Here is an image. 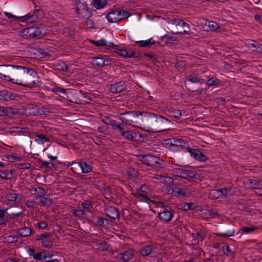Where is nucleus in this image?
Masks as SVG:
<instances>
[{"mask_svg": "<svg viewBox=\"0 0 262 262\" xmlns=\"http://www.w3.org/2000/svg\"><path fill=\"white\" fill-rule=\"evenodd\" d=\"M35 71L21 66L1 65L0 75L5 80L28 88L35 86Z\"/></svg>", "mask_w": 262, "mask_h": 262, "instance_id": "1", "label": "nucleus"}, {"mask_svg": "<svg viewBox=\"0 0 262 262\" xmlns=\"http://www.w3.org/2000/svg\"><path fill=\"white\" fill-rule=\"evenodd\" d=\"M144 127L150 132H161L169 129L171 121L165 117L155 113L144 112L141 117Z\"/></svg>", "mask_w": 262, "mask_h": 262, "instance_id": "2", "label": "nucleus"}, {"mask_svg": "<svg viewBox=\"0 0 262 262\" xmlns=\"http://www.w3.org/2000/svg\"><path fill=\"white\" fill-rule=\"evenodd\" d=\"M144 113L139 111L125 112L119 114V119L127 125L136 126L135 124L141 121Z\"/></svg>", "mask_w": 262, "mask_h": 262, "instance_id": "3", "label": "nucleus"}, {"mask_svg": "<svg viewBox=\"0 0 262 262\" xmlns=\"http://www.w3.org/2000/svg\"><path fill=\"white\" fill-rule=\"evenodd\" d=\"M138 158L139 161L148 166L154 167L156 168L164 167V163L163 161L160 157L153 155H140L138 156Z\"/></svg>", "mask_w": 262, "mask_h": 262, "instance_id": "4", "label": "nucleus"}, {"mask_svg": "<svg viewBox=\"0 0 262 262\" xmlns=\"http://www.w3.org/2000/svg\"><path fill=\"white\" fill-rule=\"evenodd\" d=\"M26 111L29 115L34 116H47L52 112L48 107L38 106L33 104H29L27 106Z\"/></svg>", "mask_w": 262, "mask_h": 262, "instance_id": "5", "label": "nucleus"}, {"mask_svg": "<svg viewBox=\"0 0 262 262\" xmlns=\"http://www.w3.org/2000/svg\"><path fill=\"white\" fill-rule=\"evenodd\" d=\"M167 144L171 146L177 147V150H186L188 147V143L184 140L177 138L169 139L167 140Z\"/></svg>", "mask_w": 262, "mask_h": 262, "instance_id": "6", "label": "nucleus"}, {"mask_svg": "<svg viewBox=\"0 0 262 262\" xmlns=\"http://www.w3.org/2000/svg\"><path fill=\"white\" fill-rule=\"evenodd\" d=\"M174 173L176 176L184 179H195L196 173L190 170L183 169L182 168H177L174 170Z\"/></svg>", "mask_w": 262, "mask_h": 262, "instance_id": "7", "label": "nucleus"}, {"mask_svg": "<svg viewBox=\"0 0 262 262\" xmlns=\"http://www.w3.org/2000/svg\"><path fill=\"white\" fill-rule=\"evenodd\" d=\"M173 216V211L172 209H167L163 208V210L159 213L158 217L160 221L168 223L169 222Z\"/></svg>", "mask_w": 262, "mask_h": 262, "instance_id": "8", "label": "nucleus"}, {"mask_svg": "<svg viewBox=\"0 0 262 262\" xmlns=\"http://www.w3.org/2000/svg\"><path fill=\"white\" fill-rule=\"evenodd\" d=\"M186 150L190 153L192 157L198 161L205 162L207 160V158L205 155L199 149L191 148L188 146Z\"/></svg>", "mask_w": 262, "mask_h": 262, "instance_id": "9", "label": "nucleus"}, {"mask_svg": "<svg viewBox=\"0 0 262 262\" xmlns=\"http://www.w3.org/2000/svg\"><path fill=\"white\" fill-rule=\"evenodd\" d=\"M39 12V10H34L33 14H28L27 15L20 17L18 19L21 22H26L27 23H33L34 22L38 21L39 19V16L37 13Z\"/></svg>", "mask_w": 262, "mask_h": 262, "instance_id": "10", "label": "nucleus"}, {"mask_svg": "<svg viewBox=\"0 0 262 262\" xmlns=\"http://www.w3.org/2000/svg\"><path fill=\"white\" fill-rule=\"evenodd\" d=\"M121 11L119 10H112L106 15V18L110 23H116L121 20Z\"/></svg>", "mask_w": 262, "mask_h": 262, "instance_id": "11", "label": "nucleus"}, {"mask_svg": "<svg viewBox=\"0 0 262 262\" xmlns=\"http://www.w3.org/2000/svg\"><path fill=\"white\" fill-rule=\"evenodd\" d=\"M105 214L107 215V216L112 219H116L119 218L120 213L118 209L115 207L113 206H109L107 207L104 210Z\"/></svg>", "mask_w": 262, "mask_h": 262, "instance_id": "12", "label": "nucleus"}, {"mask_svg": "<svg viewBox=\"0 0 262 262\" xmlns=\"http://www.w3.org/2000/svg\"><path fill=\"white\" fill-rule=\"evenodd\" d=\"M18 97V95L17 94L9 92L7 90H4L0 91V99L9 101L15 100Z\"/></svg>", "mask_w": 262, "mask_h": 262, "instance_id": "13", "label": "nucleus"}, {"mask_svg": "<svg viewBox=\"0 0 262 262\" xmlns=\"http://www.w3.org/2000/svg\"><path fill=\"white\" fill-rule=\"evenodd\" d=\"M156 247L150 244L144 246L139 250V253L143 256H147L152 253H156Z\"/></svg>", "mask_w": 262, "mask_h": 262, "instance_id": "14", "label": "nucleus"}, {"mask_svg": "<svg viewBox=\"0 0 262 262\" xmlns=\"http://www.w3.org/2000/svg\"><path fill=\"white\" fill-rule=\"evenodd\" d=\"M125 89V82L121 81L112 84L110 88V90L112 93H118L123 91Z\"/></svg>", "mask_w": 262, "mask_h": 262, "instance_id": "15", "label": "nucleus"}, {"mask_svg": "<svg viewBox=\"0 0 262 262\" xmlns=\"http://www.w3.org/2000/svg\"><path fill=\"white\" fill-rule=\"evenodd\" d=\"M134 255V252L132 250H129L118 254L117 257L119 259H122L124 262H127L133 257Z\"/></svg>", "mask_w": 262, "mask_h": 262, "instance_id": "16", "label": "nucleus"}, {"mask_svg": "<svg viewBox=\"0 0 262 262\" xmlns=\"http://www.w3.org/2000/svg\"><path fill=\"white\" fill-rule=\"evenodd\" d=\"M53 66L55 70L59 71L66 72L68 69V65L63 60H58L53 64Z\"/></svg>", "mask_w": 262, "mask_h": 262, "instance_id": "17", "label": "nucleus"}, {"mask_svg": "<svg viewBox=\"0 0 262 262\" xmlns=\"http://www.w3.org/2000/svg\"><path fill=\"white\" fill-rule=\"evenodd\" d=\"M30 32L32 39H37L41 37L43 35L41 30L40 28L37 27H31Z\"/></svg>", "mask_w": 262, "mask_h": 262, "instance_id": "18", "label": "nucleus"}, {"mask_svg": "<svg viewBox=\"0 0 262 262\" xmlns=\"http://www.w3.org/2000/svg\"><path fill=\"white\" fill-rule=\"evenodd\" d=\"M121 135L129 140H136L138 134L133 130L124 131L121 132Z\"/></svg>", "mask_w": 262, "mask_h": 262, "instance_id": "19", "label": "nucleus"}, {"mask_svg": "<svg viewBox=\"0 0 262 262\" xmlns=\"http://www.w3.org/2000/svg\"><path fill=\"white\" fill-rule=\"evenodd\" d=\"M205 25L207 27L206 31H215L220 28V25L215 21L205 20Z\"/></svg>", "mask_w": 262, "mask_h": 262, "instance_id": "20", "label": "nucleus"}, {"mask_svg": "<svg viewBox=\"0 0 262 262\" xmlns=\"http://www.w3.org/2000/svg\"><path fill=\"white\" fill-rule=\"evenodd\" d=\"M15 113L16 112L11 107L0 106L1 116H10L11 115Z\"/></svg>", "mask_w": 262, "mask_h": 262, "instance_id": "21", "label": "nucleus"}, {"mask_svg": "<svg viewBox=\"0 0 262 262\" xmlns=\"http://www.w3.org/2000/svg\"><path fill=\"white\" fill-rule=\"evenodd\" d=\"M93 219L96 220V222L94 223V225H99L101 227H105L109 224L108 220L107 219L98 216H94L93 217Z\"/></svg>", "mask_w": 262, "mask_h": 262, "instance_id": "22", "label": "nucleus"}, {"mask_svg": "<svg viewBox=\"0 0 262 262\" xmlns=\"http://www.w3.org/2000/svg\"><path fill=\"white\" fill-rule=\"evenodd\" d=\"M14 170H0V177L5 180H10L13 178Z\"/></svg>", "mask_w": 262, "mask_h": 262, "instance_id": "23", "label": "nucleus"}, {"mask_svg": "<svg viewBox=\"0 0 262 262\" xmlns=\"http://www.w3.org/2000/svg\"><path fill=\"white\" fill-rule=\"evenodd\" d=\"M78 164L81 169L82 173H87L92 171L91 166L86 162L81 161Z\"/></svg>", "mask_w": 262, "mask_h": 262, "instance_id": "24", "label": "nucleus"}, {"mask_svg": "<svg viewBox=\"0 0 262 262\" xmlns=\"http://www.w3.org/2000/svg\"><path fill=\"white\" fill-rule=\"evenodd\" d=\"M248 184L251 186L252 189H261L262 181L254 179H249L247 182Z\"/></svg>", "mask_w": 262, "mask_h": 262, "instance_id": "25", "label": "nucleus"}, {"mask_svg": "<svg viewBox=\"0 0 262 262\" xmlns=\"http://www.w3.org/2000/svg\"><path fill=\"white\" fill-rule=\"evenodd\" d=\"M32 232V230L27 227H24L18 229L17 233H18L20 236L23 237H27L29 236Z\"/></svg>", "mask_w": 262, "mask_h": 262, "instance_id": "26", "label": "nucleus"}, {"mask_svg": "<svg viewBox=\"0 0 262 262\" xmlns=\"http://www.w3.org/2000/svg\"><path fill=\"white\" fill-rule=\"evenodd\" d=\"M136 43L138 45L141 47H147L148 46L155 45L156 43V41L153 40L152 38H150L147 40L137 41L136 42Z\"/></svg>", "mask_w": 262, "mask_h": 262, "instance_id": "27", "label": "nucleus"}, {"mask_svg": "<svg viewBox=\"0 0 262 262\" xmlns=\"http://www.w3.org/2000/svg\"><path fill=\"white\" fill-rule=\"evenodd\" d=\"M38 163L40 164V168H49L52 169L55 167V164L53 163H50L47 161H43L42 159H39L38 160Z\"/></svg>", "mask_w": 262, "mask_h": 262, "instance_id": "28", "label": "nucleus"}, {"mask_svg": "<svg viewBox=\"0 0 262 262\" xmlns=\"http://www.w3.org/2000/svg\"><path fill=\"white\" fill-rule=\"evenodd\" d=\"M22 195L18 193H11L8 195V199L10 201H14L16 203H19L22 199Z\"/></svg>", "mask_w": 262, "mask_h": 262, "instance_id": "29", "label": "nucleus"}, {"mask_svg": "<svg viewBox=\"0 0 262 262\" xmlns=\"http://www.w3.org/2000/svg\"><path fill=\"white\" fill-rule=\"evenodd\" d=\"M62 34H64L71 38H74L75 37V31L70 27H65L62 30Z\"/></svg>", "mask_w": 262, "mask_h": 262, "instance_id": "30", "label": "nucleus"}, {"mask_svg": "<svg viewBox=\"0 0 262 262\" xmlns=\"http://www.w3.org/2000/svg\"><path fill=\"white\" fill-rule=\"evenodd\" d=\"M38 198L40 202L43 206H50L53 203L52 199L39 195Z\"/></svg>", "mask_w": 262, "mask_h": 262, "instance_id": "31", "label": "nucleus"}, {"mask_svg": "<svg viewBox=\"0 0 262 262\" xmlns=\"http://www.w3.org/2000/svg\"><path fill=\"white\" fill-rule=\"evenodd\" d=\"M258 229L257 227L254 226H243L241 228L240 230L245 233L248 234L256 231Z\"/></svg>", "mask_w": 262, "mask_h": 262, "instance_id": "32", "label": "nucleus"}, {"mask_svg": "<svg viewBox=\"0 0 262 262\" xmlns=\"http://www.w3.org/2000/svg\"><path fill=\"white\" fill-rule=\"evenodd\" d=\"M35 141L39 144H43L46 142L50 141L48 137L43 134H38L36 135Z\"/></svg>", "mask_w": 262, "mask_h": 262, "instance_id": "33", "label": "nucleus"}, {"mask_svg": "<svg viewBox=\"0 0 262 262\" xmlns=\"http://www.w3.org/2000/svg\"><path fill=\"white\" fill-rule=\"evenodd\" d=\"M126 58H141L142 54L138 51H132L131 50H127Z\"/></svg>", "mask_w": 262, "mask_h": 262, "instance_id": "34", "label": "nucleus"}, {"mask_svg": "<svg viewBox=\"0 0 262 262\" xmlns=\"http://www.w3.org/2000/svg\"><path fill=\"white\" fill-rule=\"evenodd\" d=\"M106 4V0H94V6L97 9L103 8Z\"/></svg>", "mask_w": 262, "mask_h": 262, "instance_id": "35", "label": "nucleus"}, {"mask_svg": "<svg viewBox=\"0 0 262 262\" xmlns=\"http://www.w3.org/2000/svg\"><path fill=\"white\" fill-rule=\"evenodd\" d=\"M191 236L193 241H196L198 239L199 241H203L205 237V234L203 232H198L196 233H192Z\"/></svg>", "mask_w": 262, "mask_h": 262, "instance_id": "36", "label": "nucleus"}, {"mask_svg": "<svg viewBox=\"0 0 262 262\" xmlns=\"http://www.w3.org/2000/svg\"><path fill=\"white\" fill-rule=\"evenodd\" d=\"M136 198H142L143 199V201L145 202H152L154 203V201H151L150 199L145 194L143 193H140L139 192H135L132 193Z\"/></svg>", "mask_w": 262, "mask_h": 262, "instance_id": "37", "label": "nucleus"}, {"mask_svg": "<svg viewBox=\"0 0 262 262\" xmlns=\"http://www.w3.org/2000/svg\"><path fill=\"white\" fill-rule=\"evenodd\" d=\"M40 241L42 247L48 249H51L52 248L53 246V242L52 239H47Z\"/></svg>", "mask_w": 262, "mask_h": 262, "instance_id": "38", "label": "nucleus"}, {"mask_svg": "<svg viewBox=\"0 0 262 262\" xmlns=\"http://www.w3.org/2000/svg\"><path fill=\"white\" fill-rule=\"evenodd\" d=\"M36 236L37 237L36 238V240L40 241L43 239H51L52 237L53 236V234L52 233H44L39 235H37Z\"/></svg>", "mask_w": 262, "mask_h": 262, "instance_id": "39", "label": "nucleus"}, {"mask_svg": "<svg viewBox=\"0 0 262 262\" xmlns=\"http://www.w3.org/2000/svg\"><path fill=\"white\" fill-rule=\"evenodd\" d=\"M22 158L20 157L11 156V155H5L4 156L3 160H7V161L13 162L14 161H20Z\"/></svg>", "mask_w": 262, "mask_h": 262, "instance_id": "40", "label": "nucleus"}, {"mask_svg": "<svg viewBox=\"0 0 262 262\" xmlns=\"http://www.w3.org/2000/svg\"><path fill=\"white\" fill-rule=\"evenodd\" d=\"M206 84L209 86L215 85L217 86L220 84V81L216 77H212L206 81Z\"/></svg>", "mask_w": 262, "mask_h": 262, "instance_id": "41", "label": "nucleus"}, {"mask_svg": "<svg viewBox=\"0 0 262 262\" xmlns=\"http://www.w3.org/2000/svg\"><path fill=\"white\" fill-rule=\"evenodd\" d=\"M188 80L192 83H200V84L205 82L203 79L199 78L192 75H189L187 78Z\"/></svg>", "mask_w": 262, "mask_h": 262, "instance_id": "42", "label": "nucleus"}, {"mask_svg": "<svg viewBox=\"0 0 262 262\" xmlns=\"http://www.w3.org/2000/svg\"><path fill=\"white\" fill-rule=\"evenodd\" d=\"M44 254H46L45 250L36 253L35 255L34 256V259L36 260H42L43 259L45 260L47 259V256H46Z\"/></svg>", "mask_w": 262, "mask_h": 262, "instance_id": "43", "label": "nucleus"}, {"mask_svg": "<svg viewBox=\"0 0 262 262\" xmlns=\"http://www.w3.org/2000/svg\"><path fill=\"white\" fill-rule=\"evenodd\" d=\"M104 56L102 57H96L94 59L95 61V64L98 68H103L104 67Z\"/></svg>", "mask_w": 262, "mask_h": 262, "instance_id": "44", "label": "nucleus"}, {"mask_svg": "<svg viewBox=\"0 0 262 262\" xmlns=\"http://www.w3.org/2000/svg\"><path fill=\"white\" fill-rule=\"evenodd\" d=\"M208 196L210 199L213 200L221 198L219 191L216 189L211 190L208 194Z\"/></svg>", "mask_w": 262, "mask_h": 262, "instance_id": "45", "label": "nucleus"}, {"mask_svg": "<svg viewBox=\"0 0 262 262\" xmlns=\"http://www.w3.org/2000/svg\"><path fill=\"white\" fill-rule=\"evenodd\" d=\"M30 32V28H26L21 31V36L25 39H32Z\"/></svg>", "mask_w": 262, "mask_h": 262, "instance_id": "46", "label": "nucleus"}, {"mask_svg": "<svg viewBox=\"0 0 262 262\" xmlns=\"http://www.w3.org/2000/svg\"><path fill=\"white\" fill-rule=\"evenodd\" d=\"M224 254L227 256L234 257V253L230 249L229 245L223 247Z\"/></svg>", "mask_w": 262, "mask_h": 262, "instance_id": "47", "label": "nucleus"}, {"mask_svg": "<svg viewBox=\"0 0 262 262\" xmlns=\"http://www.w3.org/2000/svg\"><path fill=\"white\" fill-rule=\"evenodd\" d=\"M102 121L107 125H110L112 126H113V124H114L115 120L112 119L110 117L108 116H104L102 119Z\"/></svg>", "mask_w": 262, "mask_h": 262, "instance_id": "48", "label": "nucleus"}, {"mask_svg": "<svg viewBox=\"0 0 262 262\" xmlns=\"http://www.w3.org/2000/svg\"><path fill=\"white\" fill-rule=\"evenodd\" d=\"M31 164L30 163H18L16 167L18 169H28L31 168Z\"/></svg>", "mask_w": 262, "mask_h": 262, "instance_id": "49", "label": "nucleus"}, {"mask_svg": "<svg viewBox=\"0 0 262 262\" xmlns=\"http://www.w3.org/2000/svg\"><path fill=\"white\" fill-rule=\"evenodd\" d=\"M91 42L97 47H103L107 46L106 41L104 39H101L98 41L92 40Z\"/></svg>", "mask_w": 262, "mask_h": 262, "instance_id": "50", "label": "nucleus"}, {"mask_svg": "<svg viewBox=\"0 0 262 262\" xmlns=\"http://www.w3.org/2000/svg\"><path fill=\"white\" fill-rule=\"evenodd\" d=\"M97 246L98 247V249L101 251L107 250L109 248L108 244L105 241L98 243Z\"/></svg>", "mask_w": 262, "mask_h": 262, "instance_id": "51", "label": "nucleus"}, {"mask_svg": "<svg viewBox=\"0 0 262 262\" xmlns=\"http://www.w3.org/2000/svg\"><path fill=\"white\" fill-rule=\"evenodd\" d=\"M52 91L56 94L59 95L61 94H65L66 93V90L63 89V88H60V87H55L53 88Z\"/></svg>", "mask_w": 262, "mask_h": 262, "instance_id": "52", "label": "nucleus"}, {"mask_svg": "<svg viewBox=\"0 0 262 262\" xmlns=\"http://www.w3.org/2000/svg\"><path fill=\"white\" fill-rule=\"evenodd\" d=\"M228 190L229 189L227 188L219 189L218 190L220 192V197L221 198H222L223 197L227 198L228 196L227 192Z\"/></svg>", "mask_w": 262, "mask_h": 262, "instance_id": "53", "label": "nucleus"}, {"mask_svg": "<svg viewBox=\"0 0 262 262\" xmlns=\"http://www.w3.org/2000/svg\"><path fill=\"white\" fill-rule=\"evenodd\" d=\"M24 212V209L21 208L20 210L15 211V212H13L10 215V217L11 219H14L15 217L19 216Z\"/></svg>", "mask_w": 262, "mask_h": 262, "instance_id": "54", "label": "nucleus"}, {"mask_svg": "<svg viewBox=\"0 0 262 262\" xmlns=\"http://www.w3.org/2000/svg\"><path fill=\"white\" fill-rule=\"evenodd\" d=\"M234 234V232L232 231H229L227 233H216V235L219 236L223 237H228L229 236H232Z\"/></svg>", "mask_w": 262, "mask_h": 262, "instance_id": "55", "label": "nucleus"}, {"mask_svg": "<svg viewBox=\"0 0 262 262\" xmlns=\"http://www.w3.org/2000/svg\"><path fill=\"white\" fill-rule=\"evenodd\" d=\"M111 46L110 47V49L111 51H112L114 52H116L118 53V51L120 50L119 49V46L117 45H115L113 43H110Z\"/></svg>", "mask_w": 262, "mask_h": 262, "instance_id": "56", "label": "nucleus"}, {"mask_svg": "<svg viewBox=\"0 0 262 262\" xmlns=\"http://www.w3.org/2000/svg\"><path fill=\"white\" fill-rule=\"evenodd\" d=\"M113 128L114 129H118L120 131L123 132L124 128L121 126V123H117L116 121H115L114 124L113 125Z\"/></svg>", "mask_w": 262, "mask_h": 262, "instance_id": "57", "label": "nucleus"}, {"mask_svg": "<svg viewBox=\"0 0 262 262\" xmlns=\"http://www.w3.org/2000/svg\"><path fill=\"white\" fill-rule=\"evenodd\" d=\"M81 206L83 209L88 210L90 211L91 208L92 207V204L89 202L82 203Z\"/></svg>", "mask_w": 262, "mask_h": 262, "instance_id": "58", "label": "nucleus"}, {"mask_svg": "<svg viewBox=\"0 0 262 262\" xmlns=\"http://www.w3.org/2000/svg\"><path fill=\"white\" fill-rule=\"evenodd\" d=\"M182 21L183 20L181 19L174 18L171 20V23L172 25H176V26H180L181 25Z\"/></svg>", "mask_w": 262, "mask_h": 262, "instance_id": "59", "label": "nucleus"}, {"mask_svg": "<svg viewBox=\"0 0 262 262\" xmlns=\"http://www.w3.org/2000/svg\"><path fill=\"white\" fill-rule=\"evenodd\" d=\"M172 113V116L176 118H179L182 116V113L179 110H174Z\"/></svg>", "mask_w": 262, "mask_h": 262, "instance_id": "60", "label": "nucleus"}, {"mask_svg": "<svg viewBox=\"0 0 262 262\" xmlns=\"http://www.w3.org/2000/svg\"><path fill=\"white\" fill-rule=\"evenodd\" d=\"M74 214L77 216L80 217L85 215V213L83 210L79 209L75 210Z\"/></svg>", "mask_w": 262, "mask_h": 262, "instance_id": "61", "label": "nucleus"}, {"mask_svg": "<svg viewBox=\"0 0 262 262\" xmlns=\"http://www.w3.org/2000/svg\"><path fill=\"white\" fill-rule=\"evenodd\" d=\"M36 226L40 229H45L48 226V224L45 222H40L36 224Z\"/></svg>", "mask_w": 262, "mask_h": 262, "instance_id": "62", "label": "nucleus"}, {"mask_svg": "<svg viewBox=\"0 0 262 262\" xmlns=\"http://www.w3.org/2000/svg\"><path fill=\"white\" fill-rule=\"evenodd\" d=\"M173 192L177 193V194H180L182 196L185 195V193L183 191V190L181 188H175V190H172V193Z\"/></svg>", "mask_w": 262, "mask_h": 262, "instance_id": "63", "label": "nucleus"}, {"mask_svg": "<svg viewBox=\"0 0 262 262\" xmlns=\"http://www.w3.org/2000/svg\"><path fill=\"white\" fill-rule=\"evenodd\" d=\"M253 51L262 53V44L257 42L255 49H253Z\"/></svg>", "mask_w": 262, "mask_h": 262, "instance_id": "64", "label": "nucleus"}]
</instances>
